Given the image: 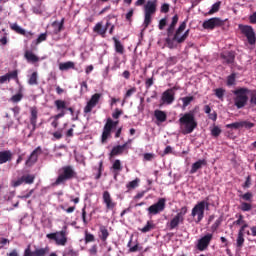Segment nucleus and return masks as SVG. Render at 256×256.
Here are the masks:
<instances>
[{"instance_id": "nucleus-1", "label": "nucleus", "mask_w": 256, "mask_h": 256, "mask_svg": "<svg viewBox=\"0 0 256 256\" xmlns=\"http://www.w3.org/2000/svg\"><path fill=\"white\" fill-rule=\"evenodd\" d=\"M177 23H179V15L175 14L172 17V21L166 30L167 38L165 39V43L168 49H176L177 44L181 45V43H185L183 31L187 29V21L181 22L179 27L175 30V27H177Z\"/></svg>"}, {"instance_id": "nucleus-2", "label": "nucleus", "mask_w": 256, "mask_h": 256, "mask_svg": "<svg viewBox=\"0 0 256 256\" xmlns=\"http://www.w3.org/2000/svg\"><path fill=\"white\" fill-rule=\"evenodd\" d=\"M180 125V133L182 135H191L197 129V120L195 119V111L184 113L178 120Z\"/></svg>"}, {"instance_id": "nucleus-3", "label": "nucleus", "mask_w": 256, "mask_h": 256, "mask_svg": "<svg viewBox=\"0 0 256 256\" xmlns=\"http://www.w3.org/2000/svg\"><path fill=\"white\" fill-rule=\"evenodd\" d=\"M75 177H77V172H75L73 166H63L59 170V175L53 183V186L57 187L59 185H65L66 181H71V179H75Z\"/></svg>"}, {"instance_id": "nucleus-4", "label": "nucleus", "mask_w": 256, "mask_h": 256, "mask_svg": "<svg viewBox=\"0 0 256 256\" xmlns=\"http://www.w3.org/2000/svg\"><path fill=\"white\" fill-rule=\"evenodd\" d=\"M249 91L250 90L245 87H241L233 91V101L237 109H243V107L247 105V101H249Z\"/></svg>"}, {"instance_id": "nucleus-5", "label": "nucleus", "mask_w": 256, "mask_h": 256, "mask_svg": "<svg viewBox=\"0 0 256 256\" xmlns=\"http://www.w3.org/2000/svg\"><path fill=\"white\" fill-rule=\"evenodd\" d=\"M67 235H69V232H67V226H64L61 231L49 233L46 235V237H47V239H50L51 241H55L56 245L65 247V245H67V241H68Z\"/></svg>"}, {"instance_id": "nucleus-6", "label": "nucleus", "mask_w": 256, "mask_h": 256, "mask_svg": "<svg viewBox=\"0 0 256 256\" xmlns=\"http://www.w3.org/2000/svg\"><path fill=\"white\" fill-rule=\"evenodd\" d=\"M205 209H209V202L203 200L198 202L192 209V217H197L196 223H201L205 217Z\"/></svg>"}, {"instance_id": "nucleus-7", "label": "nucleus", "mask_w": 256, "mask_h": 256, "mask_svg": "<svg viewBox=\"0 0 256 256\" xmlns=\"http://www.w3.org/2000/svg\"><path fill=\"white\" fill-rule=\"evenodd\" d=\"M54 105L57 111H60V113L54 116L55 120L51 123V125L52 127H54V129H57V127H59V122H57V120L61 119V117H65V109H67V102H65L64 100H55Z\"/></svg>"}, {"instance_id": "nucleus-8", "label": "nucleus", "mask_w": 256, "mask_h": 256, "mask_svg": "<svg viewBox=\"0 0 256 256\" xmlns=\"http://www.w3.org/2000/svg\"><path fill=\"white\" fill-rule=\"evenodd\" d=\"M239 29L242 35L246 36L249 45H255L256 35H255V30H253V27L249 25L240 24Z\"/></svg>"}, {"instance_id": "nucleus-9", "label": "nucleus", "mask_w": 256, "mask_h": 256, "mask_svg": "<svg viewBox=\"0 0 256 256\" xmlns=\"http://www.w3.org/2000/svg\"><path fill=\"white\" fill-rule=\"evenodd\" d=\"M166 203L167 199L160 198L156 203L148 207L147 211L149 215H159V213H163V211H165Z\"/></svg>"}, {"instance_id": "nucleus-10", "label": "nucleus", "mask_w": 256, "mask_h": 256, "mask_svg": "<svg viewBox=\"0 0 256 256\" xmlns=\"http://www.w3.org/2000/svg\"><path fill=\"white\" fill-rule=\"evenodd\" d=\"M225 25V20H222L221 18H210L208 20H205L202 24L203 29H210V31H213V29L217 27H223Z\"/></svg>"}, {"instance_id": "nucleus-11", "label": "nucleus", "mask_w": 256, "mask_h": 256, "mask_svg": "<svg viewBox=\"0 0 256 256\" xmlns=\"http://www.w3.org/2000/svg\"><path fill=\"white\" fill-rule=\"evenodd\" d=\"M101 97H103V94L101 93H95L91 96L90 100L87 102L86 106L84 107V113H91L93 111L94 107H97V103L101 100Z\"/></svg>"}, {"instance_id": "nucleus-12", "label": "nucleus", "mask_w": 256, "mask_h": 256, "mask_svg": "<svg viewBox=\"0 0 256 256\" xmlns=\"http://www.w3.org/2000/svg\"><path fill=\"white\" fill-rule=\"evenodd\" d=\"M211 241H213V234L207 233L202 238L198 240V243L196 245L198 251H205L211 244Z\"/></svg>"}, {"instance_id": "nucleus-13", "label": "nucleus", "mask_w": 256, "mask_h": 256, "mask_svg": "<svg viewBox=\"0 0 256 256\" xmlns=\"http://www.w3.org/2000/svg\"><path fill=\"white\" fill-rule=\"evenodd\" d=\"M33 185L35 183V175L27 174L18 178L17 180L12 181V187H20V185Z\"/></svg>"}, {"instance_id": "nucleus-14", "label": "nucleus", "mask_w": 256, "mask_h": 256, "mask_svg": "<svg viewBox=\"0 0 256 256\" xmlns=\"http://www.w3.org/2000/svg\"><path fill=\"white\" fill-rule=\"evenodd\" d=\"M47 253H49V247L36 248L34 251H31V244H29L24 250L23 256H45Z\"/></svg>"}, {"instance_id": "nucleus-15", "label": "nucleus", "mask_w": 256, "mask_h": 256, "mask_svg": "<svg viewBox=\"0 0 256 256\" xmlns=\"http://www.w3.org/2000/svg\"><path fill=\"white\" fill-rule=\"evenodd\" d=\"M102 199L108 211H113V209L117 207V203L113 201V198L111 197V193H109V191L103 192Z\"/></svg>"}, {"instance_id": "nucleus-16", "label": "nucleus", "mask_w": 256, "mask_h": 256, "mask_svg": "<svg viewBox=\"0 0 256 256\" xmlns=\"http://www.w3.org/2000/svg\"><path fill=\"white\" fill-rule=\"evenodd\" d=\"M223 65H233L235 63V51H224L220 54Z\"/></svg>"}, {"instance_id": "nucleus-17", "label": "nucleus", "mask_w": 256, "mask_h": 256, "mask_svg": "<svg viewBox=\"0 0 256 256\" xmlns=\"http://www.w3.org/2000/svg\"><path fill=\"white\" fill-rule=\"evenodd\" d=\"M41 153H43V150L41 149V146H38L26 160V166L33 167V165L38 161L39 155H41Z\"/></svg>"}, {"instance_id": "nucleus-18", "label": "nucleus", "mask_w": 256, "mask_h": 256, "mask_svg": "<svg viewBox=\"0 0 256 256\" xmlns=\"http://www.w3.org/2000/svg\"><path fill=\"white\" fill-rule=\"evenodd\" d=\"M183 223H185V218H181V216L176 214L168 223V227L170 231H173V229H177V227H179V225H183Z\"/></svg>"}, {"instance_id": "nucleus-19", "label": "nucleus", "mask_w": 256, "mask_h": 256, "mask_svg": "<svg viewBox=\"0 0 256 256\" xmlns=\"http://www.w3.org/2000/svg\"><path fill=\"white\" fill-rule=\"evenodd\" d=\"M161 101L166 105H171L173 101H175V93H172L167 89L163 92Z\"/></svg>"}, {"instance_id": "nucleus-20", "label": "nucleus", "mask_w": 256, "mask_h": 256, "mask_svg": "<svg viewBox=\"0 0 256 256\" xmlns=\"http://www.w3.org/2000/svg\"><path fill=\"white\" fill-rule=\"evenodd\" d=\"M146 15H155L157 12V1H148L144 7Z\"/></svg>"}, {"instance_id": "nucleus-21", "label": "nucleus", "mask_w": 256, "mask_h": 256, "mask_svg": "<svg viewBox=\"0 0 256 256\" xmlns=\"http://www.w3.org/2000/svg\"><path fill=\"white\" fill-rule=\"evenodd\" d=\"M127 149V143L123 145L114 146L110 152V157H117V155H123V152Z\"/></svg>"}, {"instance_id": "nucleus-22", "label": "nucleus", "mask_w": 256, "mask_h": 256, "mask_svg": "<svg viewBox=\"0 0 256 256\" xmlns=\"http://www.w3.org/2000/svg\"><path fill=\"white\" fill-rule=\"evenodd\" d=\"M24 59H26L27 63H39V57L30 50L25 51Z\"/></svg>"}, {"instance_id": "nucleus-23", "label": "nucleus", "mask_w": 256, "mask_h": 256, "mask_svg": "<svg viewBox=\"0 0 256 256\" xmlns=\"http://www.w3.org/2000/svg\"><path fill=\"white\" fill-rule=\"evenodd\" d=\"M206 165H207V160H205V159L198 160L192 164L190 173L193 175L194 173H197V171H199V169H201L202 167H205Z\"/></svg>"}, {"instance_id": "nucleus-24", "label": "nucleus", "mask_w": 256, "mask_h": 256, "mask_svg": "<svg viewBox=\"0 0 256 256\" xmlns=\"http://www.w3.org/2000/svg\"><path fill=\"white\" fill-rule=\"evenodd\" d=\"M13 159V153L10 150H5L0 152V165L7 163V161H11Z\"/></svg>"}, {"instance_id": "nucleus-25", "label": "nucleus", "mask_w": 256, "mask_h": 256, "mask_svg": "<svg viewBox=\"0 0 256 256\" xmlns=\"http://www.w3.org/2000/svg\"><path fill=\"white\" fill-rule=\"evenodd\" d=\"M111 131H113L111 126L109 124L108 125L105 124L103 128L102 136H101V143H107V139L111 137Z\"/></svg>"}, {"instance_id": "nucleus-26", "label": "nucleus", "mask_w": 256, "mask_h": 256, "mask_svg": "<svg viewBox=\"0 0 256 256\" xmlns=\"http://www.w3.org/2000/svg\"><path fill=\"white\" fill-rule=\"evenodd\" d=\"M39 115V110H37V107L33 106L30 108V125L37 124V119Z\"/></svg>"}, {"instance_id": "nucleus-27", "label": "nucleus", "mask_w": 256, "mask_h": 256, "mask_svg": "<svg viewBox=\"0 0 256 256\" xmlns=\"http://www.w3.org/2000/svg\"><path fill=\"white\" fill-rule=\"evenodd\" d=\"M112 41H114V47H115L116 53H119V55H123V53H125V46L121 44V41H119L117 37H113Z\"/></svg>"}, {"instance_id": "nucleus-28", "label": "nucleus", "mask_w": 256, "mask_h": 256, "mask_svg": "<svg viewBox=\"0 0 256 256\" xmlns=\"http://www.w3.org/2000/svg\"><path fill=\"white\" fill-rule=\"evenodd\" d=\"M63 25H65V18H62L61 21H54L52 27L54 28V33L57 35L63 31Z\"/></svg>"}, {"instance_id": "nucleus-29", "label": "nucleus", "mask_w": 256, "mask_h": 256, "mask_svg": "<svg viewBox=\"0 0 256 256\" xmlns=\"http://www.w3.org/2000/svg\"><path fill=\"white\" fill-rule=\"evenodd\" d=\"M154 117L157 121H159V123H165V121H167V113L162 110H155Z\"/></svg>"}, {"instance_id": "nucleus-30", "label": "nucleus", "mask_w": 256, "mask_h": 256, "mask_svg": "<svg viewBox=\"0 0 256 256\" xmlns=\"http://www.w3.org/2000/svg\"><path fill=\"white\" fill-rule=\"evenodd\" d=\"M99 231V238L101 239V241H107V239H109V230L107 229V226L100 225Z\"/></svg>"}, {"instance_id": "nucleus-31", "label": "nucleus", "mask_w": 256, "mask_h": 256, "mask_svg": "<svg viewBox=\"0 0 256 256\" xmlns=\"http://www.w3.org/2000/svg\"><path fill=\"white\" fill-rule=\"evenodd\" d=\"M93 31L98 35H101V37H105V33H107V28H103V22H98L94 26Z\"/></svg>"}, {"instance_id": "nucleus-32", "label": "nucleus", "mask_w": 256, "mask_h": 256, "mask_svg": "<svg viewBox=\"0 0 256 256\" xmlns=\"http://www.w3.org/2000/svg\"><path fill=\"white\" fill-rule=\"evenodd\" d=\"M114 179H117V175H119V171H122L123 167L121 166V160H115L112 165Z\"/></svg>"}, {"instance_id": "nucleus-33", "label": "nucleus", "mask_w": 256, "mask_h": 256, "mask_svg": "<svg viewBox=\"0 0 256 256\" xmlns=\"http://www.w3.org/2000/svg\"><path fill=\"white\" fill-rule=\"evenodd\" d=\"M60 71H69V69H75V62L68 61L59 64Z\"/></svg>"}, {"instance_id": "nucleus-34", "label": "nucleus", "mask_w": 256, "mask_h": 256, "mask_svg": "<svg viewBox=\"0 0 256 256\" xmlns=\"http://www.w3.org/2000/svg\"><path fill=\"white\" fill-rule=\"evenodd\" d=\"M225 93H227L225 88H216L214 90L215 97H217V99H219L220 101H225Z\"/></svg>"}, {"instance_id": "nucleus-35", "label": "nucleus", "mask_w": 256, "mask_h": 256, "mask_svg": "<svg viewBox=\"0 0 256 256\" xmlns=\"http://www.w3.org/2000/svg\"><path fill=\"white\" fill-rule=\"evenodd\" d=\"M11 29H12V31H15L16 33H18V35H23L24 37H29V34H27L25 29L18 26L17 23L12 24Z\"/></svg>"}, {"instance_id": "nucleus-36", "label": "nucleus", "mask_w": 256, "mask_h": 256, "mask_svg": "<svg viewBox=\"0 0 256 256\" xmlns=\"http://www.w3.org/2000/svg\"><path fill=\"white\" fill-rule=\"evenodd\" d=\"M135 93H137V87H131L130 89H128L126 91V93L124 94V100L122 105L125 104V101H127V99H130V97H133V95H135Z\"/></svg>"}, {"instance_id": "nucleus-37", "label": "nucleus", "mask_w": 256, "mask_h": 256, "mask_svg": "<svg viewBox=\"0 0 256 256\" xmlns=\"http://www.w3.org/2000/svg\"><path fill=\"white\" fill-rule=\"evenodd\" d=\"M155 229V224L153 221H147L146 225L140 229L141 233H149V231H153Z\"/></svg>"}, {"instance_id": "nucleus-38", "label": "nucleus", "mask_w": 256, "mask_h": 256, "mask_svg": "<svg viewBox=\"0 0 256 256\" xmlns=\"http://www.w3.org/2000/svg\"><path fill=\"white\" fill-rule=\"evenodd\" d=\"M182 107L183 109H186L187 107H189V105H191L192 101H195V97L194 96H186L183 97L182 99Z\"/></svg>"}, {"instance_id": "nucleus-39", "label": "nucleus", "mask_w": 256, "mask_h": 256, "mask_svg": "<svg viewBox=\"0 0 256 256\" xmlns=\"http://www.w3.org/2000/svg\"><path fill=\"white\" fill-rule=\"evenodd\" d=\"M28 85H39V80H38V74L37 72H33L29 79H28Z\"/></svg>"}, {"instance_id": "nucleus-40", "label": "nucleus", "mask_w": 256, "mask_h": 256, "mask_svg": "<svg viewBox=\"0 0 256 256\" xmlns=\"http://www.w3.org/2000/svg\"><path fill=\"white\" fill-rule=\"evenodd\" d=\"M141 180L139 178H136L133 181H130L127 185L126 188L128 189V191H131V189H137V187H139V182Z\"/></svg>"}, {"instance_id": "nucleus-41", "label": "nucleus", "mask_w": 256, "mask_h": 256, "mask_svg": "<svg viewBox=\"0 0 256 256\" xmlns=\"http://www.w3.org/2000/svg\"><path fill=\"white\" fill-rule=\"evenodd\" d=\"M236 79H237V74L236 73H232L231 75H229L227 77L226 85L228 87H232V85H235Z\"/></svg>"}, {"instance_id": "nucleus-42", "label": "nucleus", "mask_w": 256, "mask_h": 256, "mask_svg": "<svg viewBox=\"0 0 256 256\" xmlns=\"http://www.w3.org/2000/svg\"><path fill=\"white\" fill-rule=\"evenodd\" d=\"M221 9V1L214 3L211 9L208 12V15H213V13H217Z\"/></svg>"}, {"instance_id": "nucleus-43", "label": "nucleus", "mask_w": 256, "mask_h": 256, "mask_svg": "<svg viewBox=\"0 0 256 256\" xmlns=\"http://www.w3.org/2000/svg\"><path fill=\"white\" fill-rule=\"evenodd\" d=\"M245 243L244 234L238 233L237 240H236V246L241 249Z\"/></svg>"}, {"instance_id": "nucleus-44", "label": "nucleus", "mask_w": 256, "mask_h": 256, "mask_svg": "<svg viewBox=\"0 0 256 256\" xmlns=\"http://www.w3.org/2000/svg\"><path fill=\"white\" fill-rule=\"evenodd\" d=\"M253 129L255 127V123H252L250 121H240V129Z\"/></svg>"}, {"instance_id": "nucleus-45", "label": "nucleus", "mask_w": 256, "mask_h": 256, "mask_svg": "<svg viewBox=\"0 0 256 256\" xmlns=\"http://www.w3.org/2000/svg\"><path fill=\"white\" fill-rule=\"evenodd\" d=\"M151 15L152 14H145L144 16V23H143L144 30L147 29L149 25H151V21H152Z\"/></svg>"}, {"instance_id": "nucleus-46", "label": "nucleus", "mask_w": 256, "mask_h": 256, "mask_svg": "<svg viewBox=\"0 0 256 256\" xmlns=\"http://www.w3.org/2000/svg\"><path fill=\"white\" fill-rule=\"evenodd\" d=\"M240 209L241 211H251L253 209V206L251 205V203H247V202H242L240 205Z\"/></svg>"}, {"instance_id": "nucleus-47", "label": "nucleus", "mask_w": 256, "mask_h": 256, "mask_svg": "<svg viewBox=\"0 0 256 256\" xmlns=\"http://www.w3.org/2000/svg\"><path fill=\"white\" fill-rule=\"evenodd\" d=\"M240 199H243V201H251L253 199V193L251 192H246L245 194H241Z\"/></svg>"}, {"instance_id": "nucleus-48", "label": "nucleus", "mask_w": 256, "mask_h": 256, "mask_svg": "<svg viewBox=\"0 0 256 256\" xmlns=\"http://www.w3.org/2000/svg\"><path fill=\"white\" fill-rule=\"evenodd\" d=\"M95 241V235L85 232V243H93Z\"/></svg>"}, {"instance_id": "nucleus-49", "label": "nucleus", "mask_w": 256, "mask_h": 256, "mask_svg": "<svg viewBox=\"0 0 256 256\" xmlns=\"http://www.w3.org/2000/svg\"><path fill=\"white\" fill-rule=\"evenodd\" d=\"M43 41H47V33L40 34L35 41V45H39V43H43Z\"/></svg>"}, {"instance_id": "nucleus-50", "label": "nucleus", "mask_w": 256, "mask_h": 256, "mask_svg": "<svg viewBox=\"0 0 256 256\" xmlns=\"http://www.w3.org/2000/svg\"><path fill=\"white\" fill-rule=\"evenodd\" d=\"M211 135L212 137H219L221 135V128H219L218 126H214L211 130Z\"/></svg>"}, {"instance_id": "nucleus-51", "label": "nucleus", "mask_w": 256, "mask_h": 256, "mask_svg": "<svg viewBox=\"0 0 256 256\" xmlns=\"http://www.w3.org/2000/svg\"><path fill=\"white\" fill-rule=\"evenodd\" d=\"M106 125H109L110 129H115V127L119 125V121H113V119L107 118Z\"/></svg>"}, {"instance_id": "nucleus-52", "label": "nucleus", "mask_w": 256, "mask_h": 256, "mask_svg": "<svg viewBox=\"0 0 256 256\" xmlns=\"http://www.w3.org/2000/svg\"><path fill=\"white\" fill-rule=\"evenodd\" d=\"M226 129H241V122H234L226 125Z\"/></svg>"}, {"instance_id": "nucleus-53", "label": "nucleus", "mask_w": 256, "mask_h": 256, "mask_svg": "<svg viewBox=\"0 0 256 256\" xmlns=\"http://www.w3.org/2000/svg\"><path fill=\"white\" fill-rule=\"evenodd\" d=\"M89 91V85H87V81H83L80 84V92L87 93Z\"/></svg>"}, {"instance_id": "nucleus-54", "label": "nucleus", "mask_w": 256, "mask_h": 256, "mask_svg": "<svg viewBox=\"0 0 256 256\" xmlns=\"http://www.w3.org/2000/svg\"><path fill=\"white\" fill-rule=\"evenodd\" d=\"M187 211H188L187 206H184L180 209V211L176 215H178L182 219H185V215H187Z\"/></svg>"}, {"instance_id": "nucleus-55", "label": "nucleus", "mask_w": 256, "mask_h": 256, "mask_svg": "<svg viewBox=\"0 0 256 256\" xmlns=\"http://www.w3.org/2000/svg\"><path fill=\"white\" fill-rule=\"evenodd\" d=\"M21 99H23V95L21 93H18L11 97L12 103H19V101H21Z\"/></svg>"}, {"instance_id": "nucleus-56", "label": "nucleus", "mask_w": 256, "mask_h": 256, "mask_svg": "<svg viewBox=\"0 0 256 256\" xmlns=\"http://www.w3.org/2000/svg\"><path fill=\"white\" fill-rule=\"evenodd\" d=\"M236 217H238V219L236 221L233 222V225H243L245 223V220L242 214L236 215Z\"/></svg>"}, {"instance_id": "nucleus-57", "label": "nucleus", "mask_w": 256, "mask_h": 256, "mask_svg": "<svg viewBox=\"0 0 256 256\" xmlns=\"http://www.w3.org/2000/svg\"><path fill=\"white\" fill-rule=\"evenodd\" d=\"M123 115V110L116 108L115 111L112 114L113 119H119Z\"/></svg>"}, {"instance_id": "nucleus-58", "label": "nucleus", "mask_w": 256, "mask_h": 256, "mask_svg": "<svg viewBox=\"0 0 256 256\" xmlns=\"http://www.w3.org/2000/svg\"><path fill=\"white\" fill-rule=\"evenodd\" d=\"M223 220L221 218L217 219L214 224L211 226L212 231H217V229H219V227L221 226V222Z\"/></svg>"}, {"instance_id": "nucleus-59", "label": "nucleus", "mask_w": 256, "mask_h": 256, "mask_svg": "<svg viewBox=\"0 0 256 256\" xmlns=\"http://www.w3.org/2000/svg\"><path fill=\"white\" fill-rule=\"evenodd\" d=\"M166 26H167V18H162L159 21L158 28L160 29V31H163V29H165Z\"/></svg>"}, {"instance_id": "nucleus-60", "label": "nucleus", "mask_w": 256, "mask_h": 256, "mask_svg": "<svg viewBox=\"0 0 256 256\" xmlns=\"http://www.w3.org/2000/svg\"><path fill=\"white\" fill-rule=\"evenodd\" d=\"M66 255H68V256H78V255H79V252H77V250H75V249L69 247V248L67 249Z\"/></svg>"}, {"instance_id": "nucleus-61", "label": "nucleus", "mask_w": 256, "mask_h": 256, "mask_svg": "<svg viewBox=\"0 0 256 256\" xmlns=\"http://www.w3.org/2000/svg\"><path fill=\"white\" fill-rule=\"evenodd\" d=\"M144 161H152L153 159H155V154L153 153H145L143 155Z\"/></svg>"}, {"instance_id": "nucleus-62", "label": "nucleus", "mask_w": 256, "mask_h": 256, "mask_svg": "<svg viewBox=\"0 0 256 256\" xmlns=\"http://www.w3.org/2000/svg\"><path fill=\"white\" fill-rule=\"evenodd\" d=\"M153 83H154L153 77L146 79L145 81L146 89H151V87H153Z\"/></svg>"}, {"instance_id": "nucleus-63", "label": "nucleus", "mask_w": 256, "mask_h": 256, "mask_svg": "<svg viewBox=\"0 0 256 256\" xmlns=\"http://www.w3.org/2000/svg\"><path fill=\"white\" fill-rule=\"evenodd\" d=\"M250 104L256 105V90L252 91L251 97H250Z\"/></svg>"}, {"instance_id": "nucleus-64", "label": "nucleus", "mask_w": 256, "mask_h": 256, "mask_svg": "<svg viewBox=\"0 0 256 256\" xmlns=\"http://www.w3.org/2000/svg\"><path fill=\"white\" fill-rule=\"evenodd\" d=\"M249 21L252 25H256V12L249 16Z\"/></svg>"}]
</instances>
